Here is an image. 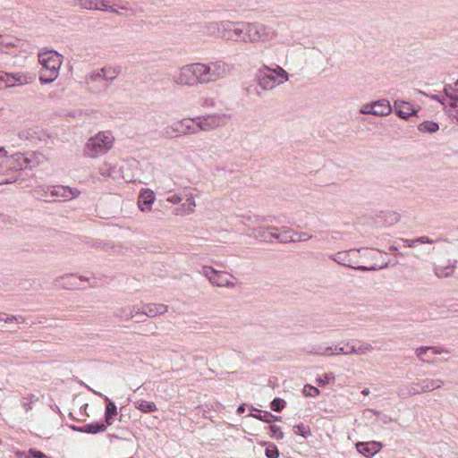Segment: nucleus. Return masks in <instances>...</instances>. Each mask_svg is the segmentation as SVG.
Segmentation results:
<instances>
[{
  "label": "nucleus",
  "instance_id": "f257e3e1",
  "mask_svg": "<svg viewBox=\"0 0 458 458\" xmlns=\"http://www.w3.org/2000/svg\"><path fill=\"white\" fill-rule=\"evenodd\" d=\"M369 251L365 248L360 249H351L349 250L339 251L330 258L339 265L352 268L359 271H376L378 269H384L388 267L389 262H385L380 266H370L367 267L360 265V259L368 258Z\"/></svg>",
  "mask_w": 458,
  "mask_h": 458
},
{
  "label": "nucleus",
  "instance_id": "f03ea898",
  "mask_svg": "<svg viewBox=\"0 0 458 458\" xmlns=\"http://www.w3.org/2000/svg\"><path fill=\"white\" fill-rule=\"evenodd\" d=\"M38 62L42 66L39 72L41 84L53 82L59 75L63 55L55 50L46 49L38 53Z\"/></svg>",
  "mask_w": 458,
  "mask_h": 458
},
{
  "label": "nucleus",
  "instance_id": "7ed1b4c3",
  "mask_svg": "<svg viewBox=\"0 0 458 458\" xmlns=\"http://www.w3.org/2000/svg\"><path fill=\"white\" fill-rule=\"evenodd\" d=\"M289 80L288 72L281 66L270 67L264 64L257 73V81L260 88L265 90H271Z\"/></svg>",
  "mask_w": 458,
  "mask_h": 458
},
{
  "label": "nucleus",
  "instance_id": "20e7f679",
  "mask_svg": "<svg viewBox=\"0 0 458 458\" xmlns=\"http://www.w3.org/2000/svg\"><path fill=\"white\" fill-rule=\"evenodd\" d=\"M199 84H207L224 79L230 71V66L222 60L208 63H197Z\"/></svg>",
  "mask_w": 458,
  "mask_h": 458
},
{
  "label": "nucleus",
  "instance_id": "39448f33",
  "mask_svg": "<svg viewBox=\"0 0 458 458\" xmlns=\"http://www.w3.org/2000/svg\"><path fill=\"white\" fill-rule=\"evenodd\" d=\"M34 154L16 153L11 157L7 156V151L4 147H0V174L5 172L16 173L20 170L32 166V158Z\"/></svg>",
  "mask_w": 458,
  "mask_h": 458
},
{
  "label": "nucleus",
  "instance_id": "423d86ee",
  "mask_svg": "<svg viewBox=\"0 0 458 458\" xmlns=\"http://www.w3.org/2000/svg\"><path fill=\"white\" fill-rule=\"evenodd\" d=\"M114 141L110 131H100L88 140L84 148L85 155L92 158L103 156L113 148Z\"/></svg>",
  "mask_w": 458,
  "mask_h": 458
},
{
  "label": "nucleus",
  "instance_id": "0eeeda50",
  "mask_svg": "<svg viewBox=\"0 0 458 458\" xmlns=\"http://www.w3.org/2000/svg\"><path fill=\"white\" fill-rule=\"evenodd\" d=\"M80 194L78 189L64 185H50L38 191V198L44 199L45 201H68L79 197Z\"/></svg>",
  "mask_w": 458,
  "mask_h": 458
},
{
  "label": "nucleus",
  "instance_id": "6e6552de",
  "mask_svg": "<svg viewBox=\"0 0 458 458\" xmlns=\"http://www.w3.org/2000/svg\"><path fill=\"white\" fill-rule=\"evenodd\" d=\"M89 391H92L94 394L104 398L106 402V410H105V422L106 423H96V424H87L83 427L71 426V429H106L107 427L111 426L113 423V420L117 416V408L115 403L111 401L107 396L103 395L100 393H98L92 390L89 386H85Z\"/></svg>",
  "mask_w": 458,
  "mask_h": 458
},
{
  "label": "nucleus",
  "instance_id": "1a4fd4ad",
  "mask_svg": "<svg viewBox=\"0 0 458 458\" xmlns=\"http://www.w3.org/2000/svg\"><path fill=\"white\" fill-rule=\"evenodd\" d=\"M35 75L24 72H0V89L20 87L31 83Z\"/></svg>",
  "mask_w": 458,
  "mask_h": 458
},
{
  "label": "nucleus",
  "instance_id": "9d476101",
  "mask_svg": "<svg viewBox=\"0 0 458 458\" xmlns=\"http://www.w3.org/2000/svg\"><path fill=\"white\" fill-rule=\"evenodd\" d=\"M197 132L198 129H196L192 118H184L164 128L161 131V135L165 138H174Z\"/></svg>",
  "mask_w": 458,
  "mask_h": 458
},
{
  "label": "nucleus",
  "instance_id": "9b49d317",
  "mask_svg": "<svg viewBox=\"0 0 458 458\" xmlns=\"http://www.w3.org/2000/svg\"><path fill=\"white\" fill-rule=\"evenodd\" d=\"M197 67V63L183 65L174 76V81L179 85L189 87L199 84Z\"/></svg>",
  "mask_w": 458,
  "mask_h": 458
},
{
  "label": "nucleus",
  "instance_id": "f8f14e48",
  "mask_svg": "<svg viewBox=\"0 0 458 458\" xmlns=\"http://www.w3.org/2000/svg\"><path fill=\"white\" fill-rule=\"evenodd\" d=\"M227 116L225 114H208L192 118L196 129L199 131H211L225 123Z\"/></svg>",
  "mask_w": 458,
  "mask_h": 458
},
{
  "label": "nucleus",
  "instance_id": "ddd939ff",
  "mask_svg": "<svg viewBox=\"0 0 458 458\" xmlns=\"http://www.w3.org/2000/svg\"><path fill=\"white\" fill-rule=\"evenodd\" d=\"M200 273L205 277H207L208 279V281L210 282V284H212L213 285H216L218 287H223V286L233 287L234 285L233 283H232L229 280L227 274L225 272L216 270V269L213 268L212 267L203 266Z\"/></svg>",
  "mask_w": 458,
  "mask_h": 458
},
{
  "label": "nucleus",
  "instance_id": "4468645a",
  "mask_svg": "<svg viewBox=\"0 0 458 458\" xmlns=\"http://www.w3.org/2000/svg\"><path fill=\"white\" fill-rule=\"evenodd\" d=\"M392 112V106L388 100L381 99L363 106L361 113L376 116H386Z\"/></svg>",
  "mask_w": 458,
  "mask_h": 458
},
{
  "label": "nucleus",
  "instance_id": "2eb2a0df",
  "mask_svg": "<svg viewBox=\"0 0 458 458\" xmlns=\"http://www.w3.org/2000/svg\"><path fill=\"white\" fill-rule=\"evenodd\" d=\"M443 381L440 379L425 378L419 383H415L410 390L411 394H416L420 392H429L441 387Z\"/></svg>",
  "mask_w": 458,
  "mask_h": 458
},
{
  "label": "nucleus",
  "instance_id": "dca6fc26",
  "mask_svg": "<svg viewBox=\"0 0 458 458\" xmlns=\"http://www.w3.org/2000/svg\"><path fill=\"white\" fill-rule=\"evenodd\" d=\"M230 27L228 30H225V34L223 35V38L233 41H243L244 42V26L242 22L230 21Z\"/></svg>",
  "mask_w": 458,
  "mask_h": 458
},
{
  "label": "nucleus",
  "instance_id": "f3484780",
  "mask_svg": "<svg viewBox=\"0 0 458 458\" xmlns=\"http://www.w3.org/2000/svg\"><path fill=\"white\" fill-rule=\"evenodd\" d=\"M19 138L31 142L42 141L46 139L47 133L39 127L27 128L19 132Z\"/></svg>",
  "mask_w": 458,
  "mask_h": 458
},
{
  "label": "nucleus",
  "instance_id": "a211bd4d",
  "mask_svg": "<svg viewBox=\"0 0 458 458\" xmlns=\"http://www.w3.org/2000/svg\"><path fill=\"white\" fill-rule=\"evenodd\" d=\"M394 108L396 115L403 120H407L410 116L415 115L418 112L411 104L403 100H395Z\"/></svg>",
  "mask_w": 458,
  "mask_h": 458
},
{
  "label": "nucleus",
  "instance_id": "6ab92c4d",
  "mask_svg": "<svg viewBox=\"0 0 458 458\" xmlns=\"http://www.w3.org/2000/svg\"><path fill=\"white\" fill-rule=\"evenodd\" d=\"M357 451L367 458H371L381 449V444L375 441L359 442L356 444Z\"/></svg>",
  "mask_w": 458,
  "mask_h": 458
},
{
  "label": "nucleus",
  "instance_id": "aec40b11",
  "mask_svg": "<svg viewBox=\"0 0 458 458\" xmlns=\"http://www.w3.org/2000/svg\"><path fill=\"white\" fill-rule=\"evenodd\" d=\"M230 26V21H214L207 24L205 30L208 35L223 38V35L225 34V30H228Z\"/></svg>",
  "mask_w": 458,
  "mask_h": 458
},
{
  "label": "nucleus",
  "instance_id": "412c9836",
  "mask_svg": "<svg viewBox=\"0 0 458 458\" xmlns=\"http://www.w3.org/2000/svg\"><path fill=\"white\" fill-rule=\"evenodd\" d=\"M349 344V353L351 354H358V355H364L368 352H371L374 347L365 342H361L356 339H352L348 341Z\"/></svg>",
  "mask_w": 458,
  "mask_h": 458
},
{
  "label": "nucleus",
  "instance_id": "4be33fe9",
  "mask_svg": "<svg viewBox=\"0 0 458 458\" xmlns=\"http://www.w3.org/2000/svg\"><path fill=\"white\" fill-rule=\"evenodd\" d=\"M155 200L154 191L149 189L143 190L138 199V206L141 211H148Z\"/></svg>",
  "mask_w": 458,
  "mask_h": 458
},
{
  "label": "nucleus",
  "instance_id": "5701e85b",
  "mask_svg": "<svg viewBox=\"0 0 458 458\" xmlns=\"http://www.w3.org/2000/svg\"><path fill=\"white\" fill-rule=\"evenodd\" d=\"M258 413L252 414L251 412L248 416H252L261 421L267 422L269 424L266 426L264 429H280L279 427L276 425H272V423L278 420L277 417L271 414L269 411H257Z\"/></svg>",
  "mask_w": 458,
  "mask_h": 458
},
{
  "label": "nucleus",
  "instance_id": "b1692460",
  "mask_svg": "<svg viewBox=\"0 0 458 458\" xmlns=\"http://www.w3.org/2000/svg\"><path fill=\"white\" fill-rule=\"evenodd\" d=\"M257 42L259 41H268L272 40L275 36L276 32L273 30V28L259 23L257 22Z\"/></svg>",
  "mask_w": 458,
  "mask_h": 458
},
{
  "label": "nucleus",
  "instance_id": "393cba45",
  "mask_svg": "<svg viewBox=\"0 0 458 458\" xmlns=\"http://www.w3.org/2000/svg\"><path fill=\"white\" fill-rule=\"evenodd\" d=\"M167 311V306L164 304L149 303L144 305V316L155 318Z\"/></svg>",
  "mask_w": 458,
  "mask_h": 458
},
{
  "label": "nucleus",
  "instance_id": "a878e982",
  "mask_svg": "<svg viewBox=\"0 0 458 458\" xmlns=\"http://www.w3.org/2000/svg\"><path fill=\"white\" fill-rule=\"evenodd\" d=\"M275 231H278V228L274 226L269 227H258L254 228L252 234L255 238L263 241V242H272L273 237H271L270 233H275Z\"/></svg>",
  "mask_w": 458,
  "mask_h": 458
},
{
  "label": "nucleus",
  "instance_id": "bb28decb",
  "mask_svg": "<svg viewBox=\"0 0 458 458\" xmlns=\"http://www.w3.org/2000/svg\"><path fill=\"white\" fill-rule=\"evenodd\" d=\"M271 237H273L274 240H277L280 242H296V239L294 238V231L291 229H284L280 233H277V231H275V233H270Z\"/></svg>",
  "mask_w": 458,
  "mask_h": 458
},
{
  "label": "nucleus",
  "instance_id": "cd10ccee",
  "mask_svg": "<svg viewBox=\"0 0 458 458\" xmlns=\"http://www.w3.org/2000/svg\"><path fill=\"white\" fill-rule=\"evenodd\" d=\"M242 26H244V42H257V22H244L242 21Z\"/></svg>",
  "mask_w": 458,
  "mask_h": 458
},
{
  "label": "nucleus",
  "instance_id": "c85d7f7f",
  "mask_svg": "<svg viewBox=\"0 0 458 458\" xmlns=\"http://www.w3.org/2000/svg\"><path fill=\"white\" fill-rule=\"evenodd\" d=\"M458 89L451 84L445 85L444 93L446 98L451 100L450 106L453 107H458V96L456 95Z\"/></svg>",
  "mask_w": 458,
  "mask_h": 458
},
{
  "label": "nucleus",
  "instance_id": "c756f323",
  "mask_svg": "<svg viewBox=\"0 0 458 458\" xmlns=\"http://www.w3.org/2000/svg\"><path fill=\"white\" fill-rule=\"evenodd\" d=\"M404 247L414 248L417 244L433 243V240L428 236H420L415 239H402Z\"/></svg>",
  "mask_w": 458,
  "mask_h": 458
},
{
  "label": "nucleus",
  "instance_id": "7c9ffc66",
  "mask_svg": "<svg viewBox=\"0 0 458 458\" xmlns=\"http://www.w3.org/2000/svg\"><path fill=\"white\" fill-rule=\"evenodd\" d=\"M379 218L384 221L385 226H390L400 220V215L394 211L382 212Z\"/></svg>",
  "mask_w": 458,
  "mask_h": 458
},
{
  "label": "nucleus",
  "instance_id": "2f4dec72",
  "mask_svg": "<svg viewBox=\"0 0 458 458\" xmlns=\"http://www.w3.org/2000/svg\"><path fill=\"white\" fill-rule=\"evenodd\" d=\"M455 265H447V266H437L434 268L435 275L439 278L448 277L450 276L454 269Z\"/></svg>",
  "mask_w": 458,
  "mask_h": 458
},
{
  "label": "nucleus",
  "instance_id": "473e14b6",
  "mask_svg": "<svg viewBox=\"0 0 458 458\" xmlns=\"http://www.w3.org/2000/svg\"><path fill=\"white\" fill-rule=\"evenodd\" d=\"M135 407L143 412H151L157 410L155 403L146 400H139L135 403Z\"/></svg>",
  "mask_w": 458,
  "mask_h": 458
},
{
  "label": "nucleus",
  "instance_id": "72a5a7b5",
  "mask_svg": "<svg viewBox=\"0 0 458 458\" xmlns=\"http://www.w3.org/2000/svg\"><path fill=\"white\" fill-rule=\"evenodd\" d=\"M439 129L438 123L432 121H425L419 124L418 130L422 132L433 133L437 131Z\"/></svg>",
  "mask_w": 458,
  "mask_h": 458
},
{
  "label": "nucleus",
  "instance_id": "f704fd0d",
  "mask_svg": "<svg viewBox=\"0 0 458 458\" xmlns=\"http://www.w3.org/2000/svg\"><path fill=\"white\" fill-rule=\"evenodd\" d=\"M99 173L105 177H115L117 174L116 166L106 162L100 166Z\"/></svg>",
  "mask_w": 458,
  "mask_h": 458
},
{
  "label": "nucleus",
  "instance_id": "c9c22d12",
  "mask_svg": "<svg viewBox=\"0 0 458 458\" xmlns=\"http://www.w3.org/2000/svg\"><path fill=\"white\" fill-rule=\"evenodd\" d=\"M364 414L367 418L374 417L376 420L382 421L383 423H386L388 420H391V419L386 415L375 411L374 410H367Z\"/></svg>",
  "mask_w": 458,
  "mask_h": 458
},
{
  "label": "nucleus",
  "instance_id": "e433bc0d",
  "mask_svg": "<svg viewBox=\"0 0 458 458\" xmlns=\"http://www.w3.org/2000/svg\"><path fill=\"white\" fill-rule=\"evenodd\" d=\"M69 280H72L73 282H71L69 285H66L67 288H82V284L80 283H77L76 280H79L81 282H86L89 279L84 276H76L75 275H70L66 277Z\"/></svg>",
  "mask_w": 458,
  "mask_h": 458
},
{
  "label": "nucleus",
  "instance_id": "4c0bfd02",
  "mask_svg": "<svg viewBox=\"0 0 458 458\" xmlns=\"http://www.w3.org/2000/svg\"><path fill=\"white\" fill-rule=\"evenodd\" d=\"M106 68V81H114L117 76L118 74L121 72V67L119 66H109V67H105Z\"/></svg>",
  "mask_w": 458,
  "mask_h": 458
},
{
  "label": "nucleus",
  "instance_id": "58836bf2",
  "mask_svg": "<svg viewBox=\"0 0 458 458\" xmlns=\"http://www.w3.org/2000/svg\"><path fill=\"white\" fill-rule=\"evenodd\" d=\"M115 316L125 320H129L134 318V315L131 311L129 310L128 307L118 309L115 311Z\"/></svg>",
  "mask_w": 458,
  "mask_h": 458
},
{
  "label": "nucleus",
  "instance_id": "ea45409f",
  "mask_svg": "<svg viewBox=\"0 0 458 458\" xmlns=\"http://www.w3.org/2000/svg\"><path fill=\"white\" fill-rule=\"evenodd\" d=\"M80 7L89 10H96L98 8V0H78Z\"/></svg>",
  "mask_w": 458,
  "mask_h": 458
},
{
  "label": "nucleus",
  "instance_id": "a19ab883",
  "mask_svg": "<svg viewBox=\"0 0 458 458\" xmlns=\"http://www.w3.org/2000/svg\"><path fill=\"white\" fill-rule=\"evenodd\" d=\"M110 442L113 443L114 440L118 441V447L127 448L129 446H133V443L130 439H119L115 435H109Z\"/></svg>",
  "mask_w": 458,
  "mask_h": 458
},
{
  "label": "nucleus",
  "instance_id": "79ce46f5",
  "mask_svg": "<svg viewBox=\"0 0 458 458\" xmlns=\"http://www.w3.org/2000/svg\"><path fill=\"white\" fill-rule=\"evenodd\" d=\"M265 454L267 458H278L279 457V451H278L277 447L273 444H269L266 446Z\"/></svg>",
  "mask_w": 458,
  "mask_h": 458
},
{
  "label": "nucleus",
  "instance_id": "37998d69",
  "mask_svg": "<svg viewBox=\"0 0 458 458\" xmlns=\"http://www.w3.org/2000/svg\"><path fill=\"white\" fill-rule=\"evenodd\" d=\"M284 405H285V401L281 398H275L270 403L271 410H273L274 411H277V412L281 411L284 408Z\"/></svg>",
  "mask_w": 458,
  "mask_h": 458
},
{
  "label": "nucleus",
  "instance_id": "c03bdc74",
  "mask_svg": "<svg viewBox=\"0 0 458 458\" xmlns=\"http://www.w3.org/2000/svg\"><path fill=\"white\" fill-rule=\"evenodd\" d=\"M333 380H335V376L333 373H325L317 378L318 384L322 386L329 384Z\"/></svg>",
  "mask_w": 458,
  "mask_h": 458
},
{
  "label": "nucleus",
  "instance_id": "a18cd8bd",
  "mask_svg": "<svg viewBox=\"0 0 458 458\" xmlns=\"http://www.w3.org/2000/svg\"><path fill=\"white\" fill-rule=\"evenodd\" d=\"M195 206V199L191 194L187 197L186 202L182 204V208H185L187 214L193 212Z\"/></svg>",
  "mask_w": 458,
  "mask_h": 458
},
{
  "label": "nucleus",
  "instance_id": "49530a36",
  "mask_svg": "<svg viewBox=\"0 0 458 458\" xmlns=\"http://www.w3.org/2000/svg\"><path fill=\"white\" fill-rule=\"evenodd\" d=\"M303 394L309 397H316L319 394V390L311 385H305Z\"/></svg>",
  "mask_w": 458,
  "mask_h": 458
},
{
  "label": "nucleus",
  "instance_id": "de8ad7c7",
  "mask_svg": "<svg viewBox=\"0 0 458 458\" xmlns=\"http://www.w3.org/2000/svg\"><path fill=\"white\" fill-rule=\"evenodd\" d=\"M106 68L103 67L99 70H97V71H94L92 72L89 75V78L91 80V81H98L99 79H104L106 80Z\"/></svg>",
  "mask_w": 458,
  "mask_h": 458
},
{
  "label": "nucleus",
  "instance_id": "09e8293b",
  "mask_svg": "<svg viewBox=\"0 0 458 458\" xmlns=\"http://www.w3.org/2000/svg\"><path fill=\"white\" fill-rule=\"evenodd\" d=\"M38 401V397H36L34 394H31L29 398H23L22 400V407L26 411L32 409V404Z\"/></svg>",
  "mask_w": 458,
  "mask_h": 458
},
{
  "label": "nucleus",
  "instance_id": "8fccbe9b",
  "mask_svg": "<svg viewBox=\"0 0 458 458\" xmlns=\"http://www.w3.org/2000/svg\"><path fill=\"white\" fill-rule=\"evenodd\" d=\"M334 350H335V355H338V354L350 355L348 342H346L343 346L335 345Z\"/></svg>",
  "mask_w": 458,
  "mask_h": 458
},
{
  "label": "nucleus",
  "instance_id": "3c124183",
  "mask_svg": "<svg viewBox=\"0 0 458 458\" xmlns=\"http://www.w3.org/2000/svg\"><path fill=\"white\" fill-rule=\"evenodd\" d=\"M429 352V347L428 346H421V347H419L416 349L415 352H416V355L417 357L422 360V361H427V360L425 359L426 356H428V352Z\"/></svg>",
  "mask_w": 458,
  "mask_h": 458
},
{
  "label": "nucleus",
  "instance_id": "603ef678",
  "mask_svg": "<svg viewBox=\"0 0 458 458\" xmlns=\"http://www.w3.org/2000/svg\"><path fill=\"white\" fill-rule=\"evenodd\" d=\"M315 353L326 356L335 355L334 346H327L325 348H319V351H316Z\"/></svg>",
  "mask_w": 458,
  "mask_h": 458
},
{
  "label": "nucleus",
  "instance_id": "864d4df0",
  "mask_svg": "<svg viewBox=\"0 0 458 458\" xmlns=\"http://www.w3.org/2000/svg\"><path fill=\"white\" fill-rule=\"evenodd\" d=\"M129 310L134 315V318L144 316V307L140 309L139 306H130Z\"/></svg>",
  "mask_w": 458,
  "mask_h": 458
},
{
  "label": "nucleus",
  "instance_id": "5fc2aeb1",
  "mask_svg": "<svg viewBox=\"0 0 458 458\" xmlns=\"http://www.w3.org/2000/svg\"><path fill=\"white\" fill-rule=\"evenodd\" d=\"M294 238L296 239V242H305L311 239L312 236L307 233H298L294 231Z\"/></svg>",
  "mask_w": 458,
  "mask_h": 458
},
{
  "label": "nucleus",
  "instance_id": "6e6d98bb",
  "mask_svg": "<svg viewBox=\"0 0 458 458\" xmlns=\"http://www.w3.org/2000/svg\"><path fill=\"white\" fill-rule=\"evenodd\" d=\"M30 454L31 458H51V457L46 455L43 452L34 449V448L30 449Z\"/></svg>",
  "mask_w": 458,
  "mask_h": 458
},
{
  "label": "nucleus",
  "instance_id": "4d7b16f0",
  "mask_svg": "<svg viewBox=\"0 0 458 458\" xmlns=\"http://www.w3.org/2000/svg\"><path fill=\"white\" fill-rule=\"evenodd\" d=\"M111 5L106 0H98V8L96 10L109 12Z\"/></svg>",
  "mask_w": 458,
  "mask_h": 458
},
{
  "label": "nucleus",
  "instance_id": "13d9d810",
  "mask_svg": "<svg viewBox=\"0 0 458 458\" xmlns=\"http://www.w3.org/2000/svg\"><path fill=\"white\" fill-rule=\"evenodd\" d=\"M182 197H180L177 194H174V195L167 197L166 201L170 202L172 204H178L182 201Z\"/></svg>",
  "mask_w": 458,
  "mask_h": 458
},
{
  "label": "nucleus",
  "instance_id": "bf43d9fd",
  "mask_svg": "<svg viewBox=\"0 0 458 458\" xmlns=\"http://www.w3.org/2000/svg\"><path fill=\"white\" fill-rule=\"evenodd\" d=\"M429 347V352H432V354H441L443 352H446L447 351L444 350L443 348L441 347H437V346H428Z\"/></svg>",
  "mask_w": 458,
  "mask_h": 458
},
{
  "label": "nucleus",
  "instance_id": "052dcab7",
  "mask_svg": "<svg viewBox=\"0 0 458 458\" xmlns=\"http://www.w3.org/2000/svg\"><path fill=\"white\" fill-rule=\"evenodd\" d=\"M429 98H430L431 99H433V100H436V101L439 102V103H440V104H442L443 106H445V98H444L443 96H441V95H431Z\"/></svg>",
  "mask_w": 458,
  "mask_h": 458
},
{
  "label": "nucleus",
  "instance_id": "680f3d73",
  "mask_svg": "<svg viewBox=\"0 0 458 458\" xmlns=\"http://www.w3.org/2000/svg\"><path fill=\"white\" fill-rule=\"evenodd\" d=\"M16 181V176L15 175H12L8 178H5V179H3L0 181V184H4V183H12L13 182Z\"/></svg>",
  "mask_w": 458,
  "mask_h": 458
},
{
  "label": "nucleus",
  "instance_id": "e2e57ef3",
  "mask_svg": "<svg viewBox=\"0 0 458 458\" xmlns=\"http://www.w3.org/2000/svg\"><path fill=\"white\" fill-rule=\"evenodd\" d=\"M16 457L17 458H31L30 456V450L28 451V453H25V452H17L16 453Z\"/></svg>",
  "mask_w": 458,
  "mask_h": 458
},
{
  "label": "nucleus",
  "instance_id": "0e129e2a",
  "mask_svg": "<svg viewBox=\"0 0 458 458\" xmlns=\"http://www.w3.org/2000/svg\"><path fill=\"white\" fill-rule=\"evenodd\" d=\"M15 320H17L16 316L6 314L5 323H13L15 322Z\"/></svg>",
  "mask_w": 458,
  "mask_h": 458
},
{
  "label": "nucleus",
  "instance_id": "69168bd1",
  "mask_svg": "<svg viewBox=\"0 0 458 458\" xmlns=\"http://www.w3.org/2000/svg\"><path fill=\"white\" fill-rule=\"evenodd\" d=\"M272 432H273V436L272 437H275L276 439L283 438V431L274 430Z\"/></svg>",
  "mask_w": 458,
  "mask_h": 458
},
{
  "label": "nucleus",
  "instance_id": "338daca9",
  "mask_svg": "<svg viewBox=\"0 0 458 458\" xmlns=\"http://www.w3.org/2000/svg\"><path fill=\"white\" fill-rule=\"evenodd\" d=\"M114 6H116L118 9L130 11L132 13V10L129 9L125 4H114Z\"/></svg>",
  "mask_w": 458,
  "mask_h": 458
},
{
  "label": "nucleus",
  "instance_id": "774afa93",
  "mask_svg": "<svg viewBox=\"0 0 458 458\" xmlns=\"http://www.w3.org/2000/svg\"><path fill=\"white\" fill-rule=\"evenodd\" d=\"M246 407H247V406H246V404H245V403L241 404V405L237 408V413H238V414H242V413L245 411Z\"/></svg>",
  "mask_w": 458,
  "mask_h": 458
}]
</instances>
